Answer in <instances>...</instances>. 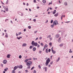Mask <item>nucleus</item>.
<instances>
[{"mask_svg": "<svg viewBox=\"0 0 73 73\" xmlns=\"http://www.w3.org/2000/svg\"><path fill=\"white\" fill-rule=\"evenodd\" d=\"M32 62L31 61H29L28 62H27L26 65H27V66H29L27 67V69H29L30 68H31V66H30V65H32Z\"/></svg>", "mask_w": 73, "mask_h": 73, "instance_id": "1", "label": "nucleus"}, {"mask_svg": "<svg viewBox=\"0 0 73 73\" xmlns=\"http://www.w3.org/2000/svg\"><path fill=\"white\" fill-rule=\"evenodd\" d=\"M47 47H48V45L47 44H45V46H44V47L43 50V51H44V50H45V49L46 48H47Z\"/></svg>", "mask_w": 73, "mask_h": 73, "instance_id": "2", "label": "nucleus"}, {"mask_svg": "<svg viewBox=\"0 0 73 73\" xmlns=\"http://www.w3.org/2000/svg\"><path fill=\"white\" fill-rule=\"evenodd\" d=\"M50 58H48V59L46 60V62L48 63H49V62H50Z\"/></svg>", "mask_w": 73, "mask_h": 73, "instance_id": "3", "label": "nucleus"}, {"mask_svg": "<svg viewBox=\"0 0 73 73\" xmlns=\"http://www.w3.org/2000/svg\"><path fill=\"white\" fill-rule=\"evenodd\" d=\"M51 51L53 54L56 53V51L54 50L53 49V48H51Z\"/></svg>", "mask_w": 73, "mask_h": 73, "instance_id": "4", "label": "nucleus"}, {"mask_svg": "<svg viewBox=\"0 0 73 73\" xmlns=\"http://www.w3.org/2000/svg\"><path fill=\"white\" fill-rule=\"evenodd\" d=\"M7 63V60H5L3 61V63L4 64H6Z\"/></svg>", "mask_w": 73, "mask_h": 73, "instance_id": "5", "label": "nucleus"}, {"mask_svg": "<svg viewBox=\"0 0 73 73\" xmlns=\"http://www.w3.org/2000/svg\"><path fill=\"white\" fill-rule=\"evenodd\" d=\"M11 56V54H8L7 55V58H10V56Z\"/></svg>", "mask_w": 73, "mask_h": 73, "instance_id": "6", "label": "nucleus"}, {"mask_svg": "<svg viewBox=\"0 0 73 73\" xmlns=\"http://www.w3.org/2000/svg\"><path fill=\"white\" fill-rule=\"evenodd\" d=\"M61 37H60L58 39V42H61Z\"/></svg>", "mask_w": 73, "mask_h": 73, "instance_id": "7", "label": "nucleus"}, {"mask_svg": "<svg viewBox=\"0 0 73 73\" xmlns=\"http://www.w3.org/2000/svg\"><path fill=\"white\" fill-rule=\"evenodd\" d=\"M23 65L21 64L19 65V69H22L23 68Z\"/></svg>", "mask_w": 73, "mask_h": 73, "instance_id": "8", "label": "nucleus"}, {"mask_svg": "<svg viewBox=\"0 0 73 73\" xmlns=\"http://www.w3.org/2000/svg\"><path fill=\"white\" fill-rule=\"evenodd\" d=\"M56 10H54L53 12H52V14L53 15H54L56 13Z\"/></svg>", "mask_w": 73, "mask_h": 73, "instance_id": "9", "label": "nucleus"}, {"mask_svg": "<svg viewBox=\"0 0 73 73\" xmlns=\"http://www.w3.org/2000/svg\"><path fill=\"white\" fill-rule=\"evenodd\" d=\"M38 45V44L37 42H35L34 46H37Z\"/></svg>", "mask_w": 73, "mask_h": 73, "instance_id": "10", "label": "nucleus"}, {"mask_svg": "<svg viewBox=\"0 0 73 73\" xmlns=\"http://www.w3.org/2000/svg\"><path fill=\"white\" fill-rule=\"evenodd\" d=\"M35 41H33L32 42H31V44L32 45H33L34 46V45L35 44Z\"/></svg>", "mask_w": 73, "mask_h": 73, "instance_id": "11", "label": "nucleus"}, {"mask_svg": "<svg viewBox=\"0 0 73 73\" xmlns=\"http://www.w3.org/2000/svg\"><path fill=\"white\" fill-rule=\"evenodd\" d=\"M58 13L57 12L56 14L54 15V16L55 17H57V16H58Z\"/></svg>", "mask_w": 73, "mask_h": 73, "instance_id": "12", "label": "nucleus"}, {"mask_svg": "<svg viewBox=\"0 0 73 73\" xmlns=\"http://www.w3.org/2000/svg\"><path fill=\"white\" fill-rule=\"evenodd\" d=\"M55 36L56 38H59L60 37V35L58 34L56 35H55Z\"/></svg>", "mask_w": 73, "mask_h": 73, "instance_id": "13", "label": "nucleus"}, {"mask_svg": "<svg viewBox=\"0 0 73 73\" xmlns=\"http://www.w3.org/2000/svg\"><path fill=\"white\" fill-rule=\"evenodd\" d=\"M54 25H57V24H56V23L55 22V21H54L53 23Z\"/></svg>", "mask_w": 73, "mask_h": 73, "instance_id": "14", "label": "nucleus"}, {"mask_svg": "<svg viewBox=\"0 0 73 73\" xmlns=\"http://www.w3.org/2000/svg\"><path fill=\"white\" fill-rule=\"evenodd\" d=\"M19 14L21 16H23V14L22 13H19Z\"/></svg>", "mask_w": 73, "mask_h": 73, "instance_id": "15", "label": "nucleus"}, {"mask_svg": "<svg viewBox=\"0 0 73 73\" xmlns=\"http://www.w3.org/2000/svg\"><path fill=\"white\" fill-rule=\"evenodd\" d=\"M60 29L61 31L62 32L64 31V28H61Z\"/></svg>", "mask_w": 73, "mask_h": 73, "instance_id": "16", "label": "nucleus"}, {"mask_svg": "<svg viewBox=\"0 0 73 73\" xmlns=\"http://www.w3.org/2000/svg\"><path fill=\"white\" fill-rule=\"evenodd\" d=\"M33 50L34 51H35L36 50V48L35 47H34L33 49Z\"/></svg>", "mask_w": 73, "mask_h": 73, "instance_id": "17", "label": "nucleus"}, {"mask_svg": "<svg viewBox=\"0 0 73 73\" xmlns=\"http://www.w3.org/2000/svg\"><path fill=\"white\" fill-rule=\"evenodd\" d=\"M27 46V44H26V43L23 44L22 45L23 46Z\"/></svg>", "mask_w": 73, "mask_h": 73, "instance_id": "18", "label": "nucleus"}, {"mask_svg": "<svg viewBox=\"0 0 73 73\" xmlns=\"http://www.w3.org/2000/svg\"><path fill=\"white\" fill-rule=\"evenodd\" d=\"M8 69V68H6L5 69H4V70H5L4 71H5V72H7Z\"/></svg>", "mask_w": 73, "mask_h": 73, "instance_id": "19", "label": "nucleus"}, {"mask_svg": "<svg viewBox=\"0 0 73 73\" xmlns=\"http://www.w3.org/2000/svg\"><path fill=\"white\" fill-rule=\"evenodd\" d=\"M44 68H45V72H47V67H44Z\"/></svg>", "mask_w": 73, "mask_h": 73, "instance_id": "20", "label": "nucleus"}, {"mask_svg": "<svg viewBox=\"0 0 73 73\" xmlns=\"http://www.w3.org/2000/svg\"><path fill=\"white\" fill-rule=\"evenodd\" d=\"M17 67L16 66H15L14 67V70H16V69H17Z\"/></svg>", "mask_w": 73, "mask_h": 73, "instance_id": "21", "label": "nucleus"}, {"mask_svg": "<svg viewBox=\"0 0 73 73\" xmlns=\"http://www.w3.org/2000/svg\"><path fill=\"white\" fill-rule=\"evenodd\" d=\"M48 48H47L46 49V52L47 53H48Z\"/></svg>", "mask_w": 73, "mask_h": 73, "instance_id": "22", "label": "nucleus"}, {"mask_svg": "<svg viewBox=\"0 0 73 73\" xmlns=\"http://www.w3.org/2000/svg\"><path fill=\"white\" fill-rule=\"evenodd\" d=\"M55 21V23H56V24H58V21H57L55 20V21Z\"/></svg>", "mask_w": 73, "mask_h": 73, "instance_id": "23", "label": "nucleus"}, {"mask_svg": "<svg viewBox=\"0 0 73 73\" xmlns=\"http://www.w3.org/2000/svg\"><path fill=\"white\" fill-rule=\"evenodd\" d=\"M43 3H44V4L46 3V0H43Z\"/></svg>", "mask_w": 73, "mask_h": 73, "instance_id": "24", "label": "nucleus"}, {"mask_svg": "<svg viewBox=\"0 0 73 73\" xmlns=\"http://www.w3.org/2000/svg\"><path fill=\"white\" fill-rule=\"evenodd\" d=\"M53 23V19H52L50 23H51V24H52V23Z\"/></svg>", "mask_w": 73, "mask_h": 73, "instance_id": "25", "label": "nucleus"}, {"mask_svg": "<svg viewBox=\"0 0 73 73\" xmlns=\"http://www.w3.org/2000/svg\"><path fill=\"white\" fill-rule=\"evenodd\" d=\"M45 64H46V66H48V65L49 64V63L46 62Z\"/></svg>", "mask_w": 73, "mask_h": 73, "instance_id": "26", "label": "nucleus"}, {"mask_svg": "<svg viewBox=\"0 0 73 73\" xmlns=\"http://www.w3.org/2000/svg\"><path fill=\"white\" fill-rule=\"evenodd\" d=\"M32 60V58H29V59H27V60L28 61H30V60Z\"/></svg>", "mask_w": 73, "mask_h": 73, "instance_id": "27", "label": "nucleus"}, {"mask_svg": "<svg viewBox=\"0 0 73 73\" xmlns=\"http://www.w3.org/2000/svg\"><path fill=\"white\" fill-rule=\"evenodd\" d=\"M15 70H12V73H15Z\"/></svg>", "mask_w": 73, "mask_h": 73, "instance_id": "28", "label": "nucleus"}, {"mask_svg": "<svg viewBox=\"0 0 73 73\" xmlns=\"http://www.w3.org/2000/svg\"><path fill=\"white\" fill-rule=\"evenodd\" d=\"M50 27L51 28H53L54 27V25H51Z\"/></svg>", "mask_w": 73, "mask_h": 73, "instance_id": "29", "label": "nucleus"}, {"mask_svg": "<svg viewBox=\"0 0 73 73\" xmlns=\"http://www.w3.org/2000/svg\"><path fill=\"white\" fill-rule=\"evenodd\" d=\"M34 68H35L34 66H33V67H32V68H31V70H33V69H34Z\"/></svg>", "mask_w": 73, "mask_h": 73, "instance_id": "30", "label": "nucleus"}, {"mask_svg": "<svg viewBox=\"0 0 73 73\" xmlns=\"http://www.w3.org/2000/svg\"><path fill=\"white\" fill-rule=\"evenodd\" d=\"M49 45L52 46V42H50L49 43Z\"/></svg>", "mask_w": 73, "mask_h": 73, "instance_id": "31", "label": "nucleus"}, {"mask_svg": "<svg viewBox=\"0 0 73 73\" xmlns=\"http://www.w3.org/2000/svg\"><path fill=\"white\" fill-rule=\"evenodd\" d=\"M2 6H3V8H4V9H6V7H5V6H3V5H2Z\"/></svg>", "mask_w": 73, "mask_h": 73, "instance_id": "32", "label": "nucleus"}, {"mask_svg": "<svg viewBox=\"0 0 73 73\" xmlns=\"http://www.w3.org/2000/svg\"><path fill=\"white\" fill-rule=\"evenodd\" d=\"M19 58H22V56L21 55H20L19 56Z\"/></svg>", "mask_w": 73, "mask_h": 73, "instance_id": "33", "label": "nucleus"}, {"mask_svg": "<svg viewBox=\"0 0 73 73\" xmlns=\"http://www.w3.org/2000/svg\"><path fill=\"white\" fill-rule=\"evenodd\" d=\"M32 48H33V46H30V47H29L30 49H32Z\"/></svg>", "mask_w": 73, "mask_h": 73, "instance_id": "34", "label": "nucleus"}, {"mask_svg": "<svg viewBox=\"0 0 73 73\" xmlns=\"http://www.w3.org/2000/svg\"><path fill=\"white\" fill-rule=\"evenodd\" d=\"M60 57L58 58V59L57 60V62H58V61L60 60Z\"/></svg>", "mask_w": 73, "mask_h": 73, "instance_id": "35", "label": "nucleus"}, {"mask_svg": "<svg viewBox=\"0 0 73 73\" xmlns=\"http://www.w3.org/2000/svg\"><path fill=\"white\" fill-rule=\"evenodd\" d=\"M59 46H63V44H60V45H59Z\"/></svg>", "mask_w": 73, "mask_h": 73, "instance_id": "36", "label": "nucleus"}, {"mask_svg": "<svg viewBox=\"0 0 73 73\" xmlns=\"http://www.w3.org/2000/svg\"><path fill=\"white\" fill-rule=\"evenodd\" d=\"M17 38L18 39V40H20V37H18V36L17 37Z\"/></svg>", "mask_w": 73, "mask_h": 73, "instance_id": "37", "label": "nucleus"}, {"mask_svg": "<svg viewBox=\"0 0 73 73\" xmlns=\"http://www.w3.org/2000/svg\"><path fill=\"white\" fill-rule=\"evenodd\" d=\"M53 61H51L50 62V65H52L53 64Z\"/></svg>", "mask_w": 73, "mask_h": 73, "instance_id": "38", "label": "nucleus"}, {"mask_svg": "<svg viewBox=\"0 0 73 73\" xmlns=\"http://www.w3.org/2000/svg\"><path fill=\"white\" fill-rule=\"evenodd\" d=\"M50 51H51V50L50 49H49L48 50V52H50Z\"/></svg>", "mask_w": 73, "mask_h": 73, "instance_id": "39", "label": "nucleus"}, {"mask_svg": "<svg viewBox=\"0 0 73 73\" xmlns=\"http://www.w3.org/2000/svg\"><path fill=\"white\" fill-rule=\"evenodd\" d=\"M39 53H40V54H41V53H42V51L40 50L39 52Z\"/></svg>", "mask_w": 73, "mask_h": 73, "instance_id": "40", "label": "nucleus"}, {"mask_svg": "<svg viewBox=\"0 0 73 73\" xmlns=\"http://www.w3.org/2000/svg\"><path fill=\"white\" fill-rule=\"evenodd\" d=\"M28 28H29V29H31V26H29L28 27Z\"/></svg>", "mask_w": 73, "mask_h": 73, "instance_id": "41", "label": "nucleus"}, {"mask_svg": "<svg viewBox=\"0 0 73 73\" xmlns=\"http://www.w3.org/2000/svg\"><path fill=\"white\" fill-rule=\"evenodd\" d=\"M52 4V1L51 2V3H49L48 4V5H50V4Z\"/></svg>", "mask_w": 73, "mask_h": 73, "instance_id": "42", "label": "nucleus"}, {"mask_svg": "<svg viewBox=\"0 0 73 73\" xmlns=\"http://www.w3.org/2000/svg\"><path fill=\"white\" fill-rule=\"evenodd\" d=\"M33 21L34 22H36V19H34L33 20Z\"/></svg>", "mask_w": 73, "mask_h": 73, "instance_id": "43", "label": "nucleus"}, {"mask_svg": "<svg viewBox=\"0 0 73 73\" xmlns=\"http://www.w3.org/2000/svg\"><path fill=\"white\" fill-rule=\"evenodd\" d=\"M21 32H19L18 33V35L19 36L20 35H21Z\"/></svg>", "mask_w": 73, "mask_h": 73, "instance_id": "44", "label": "nucleus"}, {"mask_svg": "<svg viewBox=\"0 0 73 73\" xmlns=\"http://www.w3.org/2000/svg\"><path fill=\"white\" fill-rule=\"evenodd\" d=\"M8 0H7V1H6V4H8Z\"/></svg>", "mask_w": 73, "mask_h": 73, "instance_id": "45", "label": "nucleus"}, {"mask_svg": "<svg viewBox=\"0 0 73 73\" xmlns=\"http://www.w3.org/2000/svg\"><path fill=\"white\" fill-rule=\"evenodd\" d=\"M38 67L39 69H41V66H40V65H39L38 66Z\"/></svg>", "mask_w": 73, "mask_h": 73, "instance_id": "46", "label": "nucleus"}, {"mask_svg": "<svg viewBox=\"0 0 73 73\" xmlns=\"http://www.w3.org/2000/svg\"><path fill=\"white\" fill-rule=\"evenodd\" d=\"M38 31H34V33H37V32Z\"/></svg>", "mask_w": 73, "mask_h": 73, "instance_id": "47", "label": "nucleus"}, {"mask_svg": "<svg viewBox=\"0 0 73 73\" xmlns=\"http://www.w3.org/2000/svg\"><path fill=\"white\" fill-rule=\"evenodd\" d=\"M6 11H8V8H7L6 9Z\"/></svg>", "mask_w": 73, "mask_h": 73, "instance_id": "48", "label": "nucleus"}, {"mask_svg": "<svg viewBox=\"0 0 73 73\" xmlns=\"http://www.w3.org/2000/svg\"><path fill=\"white\" fill-rule=\"evenodd\" d=\"M40 45H42V46H43V45H44V44L43 43H41Z\"/></svg>", "mask_w": 73, "mask_h": 73, "instance_id": "49", "label": "nucleus"}, {"mask_svg": "<svg viewBox=\"0 0 73 73\" xmlns=\"http://www.w3.org/2000/svg\"><path fill=\"white\" fill-rule=\"evenodd\" d=\"M5 37H8V35H5Z\"/></svg>", "mask_w": 73, "mask_h": 73, "instance_id": "50", "label": "nucleus"}, {"mask_svg": "<svg viewBox=\"0 0 73 73\" xmlns=\"http://www.w3.org/2000/svg\"><path fill=\"white\" fill-rule=\"evenodd\" d=\"M72 51H71V49H70V51H69V53H72Z\"/></svg>", "mask_w": 73, "mask_h": 73, "instance_id": "51", "label": "nucleus"}, {"mask_svg": "<svg viewBox=\"0 0 73 73\" xmlns=\"http://www.w3.org/2000/svg\"><path fill=\"white\" fill-rule=\"evenodd\" d=\"M28 61V60H27V59H26V60H25V62H27Z\"/></svg>", "mask_w": 73, "mask_h": 73, "instance_id": "52", "label": "nucleus"}, {"mask_svg": "<svg viewBox=\"0 0 73 73\" xmlns=\"http://www.w3.org/2000/svg\"><path fill=\"white\" fill-rule=\"evenodd\" d=\"M33 73H36V70H34V71Z\"/></svg>", "mask_w": 73, "mask_h": 73, "instance_id": "53", "label": "nucleus"}, {"mask_svg": "<svg viewBox=\"0 0 73 73\" xmlns=\"http://www.w3.org/2000/svg\"><path fill=\"white\" fill-rule=\"evenodd\" d=\"M37 46V48H38L39 47H40V45L39 44H38Z\"/></svg>", "mask_w": 73, "mask_h": 73, "instance_id": "54", "label": "nucleus"}, {"mask_svg": "<svg viewBox=\"0 0 73 73\" xmlns=\"http://www.w3.org/2000/svg\"><path fill=\"white\" fill-rule=\"evenodd\" d=\"M1 2L2 3V4H3V5H4V3H3V2H2V1H1Z\"/></svg>", "mask_w": 73, "mask_h": 73, "instance_id": "55", "label": "nucleus"}, {"mask_svg": "<svg viewBox=\"0 0 73 73\" xmlns=\"http://www.w3.org/2000/svg\"><path fill=\"white\" fill-rule=\"evenodd\" d=\"M38 37H37L36 39H35V41H36V40H38Z\"/></svg>", "mask_w": 73, "mask_h": 73, "instance_id": "56", "label": "nucleus"}, {"mask_svg": "<svg viewBox=\"0 0 73 73\" xmlns=\"http://www.w3.org/2000/svg\"><path fill=\"white\" fill-rule=\"evenodd\" d=\"M62 18H63V15H62L61 17V20H62Z\"/></svg>", "mask_w": 73, "mask_h": 73, "instance_id": "57", "label": "nucleus"}, {"mask_svg": "<svg viewBox=\"0 0 73 73\" xmlns=\"http://www.w3.org/2000/svg\"><path fill=\"white\" fill-rule=\"evenodd\" d=\"M1 66H2V67H3V64H1Z\"/></svg>", "mask_w": 73, "mask_h": 73, "instance_id": "58", "label": "nucleus"}, {"mask_svg": "<svg viewBox=\"0 0 73 73\" xmlns=\"http://www.w3.org/2000/svg\"><path fill=\"white\" fill-rule=\"evenodd\" d=\"M65 5H67V3H66V2H65Z\"/></svg>", "mask_w": 73, "mask_h": 73, "instance_id": "59", "label": "nucleus"}, {"mask_svg": "<svg viewBox=\"0 0 73 73\" xmlns=\"http://www.w3.org/2000/svg\"><path fill=\"white\" fill-rule=\"evenodd\" d=\"M49 9H50V10H52V9H53L52 8H51V7H50L49 8Z\"/></svg>", "mask_w": 73, "mask_h": 73, "instance_id": "60", "label": "nucleus"}, {"mask_svg": "<svg viewBox=\"0 0 73 73\" xmlns=\"http://www.w3.org/2000/svg\"><path fill=\"white\" fill-rule=\"evenodd\" d=\"M34 3H36V0H34L33 1Z\"/></svg>", "mask_w": 73, "mask_h": 73, "instance_id": "61", "label": "nucleus"}, {"mask_svg": "<svg viewBox=\"0 0 73 73\" xmlns=\"http://www.w3.org/2000/svg\"><path fill=\"white\" fill-rule=\"evenodd\" d=\"M23 4L24 5H25V3L23 2Z\"/></svg>", "mask_w": 73, "mask_h": 73, "instance_id": "62", "label": "nucleus"}, {"mask_svg": "<svg viewBox=\"0 0 73 73\" xmlns=\"http://www.w3.org/2000/svg\"><path fill=\"white\" fill-rule=\"evenodd\" d=\"M24 32H25L26 31V29H25L23 30Z\"/></svg>", "mask_w": 73, "mask_h": 73, "instance_id": "63", "label": "nucleus"}, {"mask_svg": "<svg viewBox=\"0 0 73 73\" xmlns=\"http://www.w3.org/2000/svg\"><path fill=\"white\" fill-rule=\"evenodd\" d=\"M48 20H47L46 21V22H45V23H48Z\"/></svg>", "mask_w": 73, "mask_h": 73, "instance_id": "64", "label": "nucleus"}]
</instances>
